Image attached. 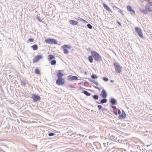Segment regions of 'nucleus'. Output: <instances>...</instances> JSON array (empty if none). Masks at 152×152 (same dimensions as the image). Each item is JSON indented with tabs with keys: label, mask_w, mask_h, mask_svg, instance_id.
<instances>
[{
	"label": "nucleus",
	"mask_w": 152,
	"mask_h": 152,
	"mask_svg": "<svg viewBox=\"0 0 152 152\" xmlns=\"http://www.w3.org/2000/svg\"><path fill=\"white\" fill-rule=\"evenodd\" d=\"M140 10L145 14H147L148 12H151L152 10V2L149 3L145 6V10L140 8Z\"/></svg>",
	"instance_id": "1"
},
{
	"label": "nucleus",
	"mask_w": 152,
	"mask_h": 152,
	"mask_svg": "<svg viewBox=\"0 0 152 152\" xmlns=\"http://www.w3.org/2000/svg\"><path fill=\"white\" fill-rule=\"evenodd\" d=\"M91 54L96 61H98L101 60V56L97 52L95 51H92L91 52Z\"/></svg>",
	"instance_id": "2"
},
{
	"label": "nucleus",
	"mask_w": 152,
	"mask_h": 152,
	"mask_svg": "<svg viewBox=\"0 0 152 152\" xmlns=\"http://www.w3.org/2000/svg\"><path fill=\"white\" fill-rule=\"evenodd\" d=\"M115 71L117 73H120L121 72L122 67L120 64L117 62H115L114 64Z\"/></svg>",
	"instance_id": "3"
},
{
	"label": "nucleus",
	"mask_w": 152,
	"mask_h": 152,
	"mask_svg": "<svg viewBox=\"0 0 152 152\" xmlns=\"http://www.w3.org/2000/svg\"><path fill=\"white\" fill-rule=\"evenodd\" d=\"M136 32L138 34L139 37L142 38H143V35L142 30L138 27H135L134 28Z\"/></svg>",
	"instance_id": "4"
},
{
	"label": "nucleus",
	"mask_w": 152,
	"mask_h": 152,
	"mask_svg": "<svg viewBox=\"0 0 152 152\" xmlns=\"http://www.w3.org/2000/svg\"><path fill=\"white\" fill-rule=\"evenodd\" d=\"M45 41L47 43L55 44L57 43V41L56 40L53 39L48 38L45 40Z\"/></svg>",
	"instance_id": "5"
},
{
	"label": "nucleus",
	"mask_w": 152,
	"mask_h": 152,
	"mask_svg": "<svg viewBox=\"0 0 152 152\" xmlns=\"http://www.w3.org/2000/svg\"><path fill=\"white\" fill-rule=\"evenodd\" d=\"M56 83L59 85H62L64 83V80L62 78H58L56 81Z\"/></svg>",
	"instance_id": "6"
},
{
	"label": "nucleus",
	"mask_w": 152,
	"mask_h": 152,
	"mask_svg": "<svg viewBox=\"0 0 152 152\" xmlns=\"http://www.w3.org/2000/svg\"><path fill=\"white\" fill-rule=\"evenodd\" d=\"M31 95L32 98L35 102H37L40 99V97L38 95L32 94Z\"/></svg>",
	"instance_id": "7"
},
{
	"label": "nucleus",
	"mask_w": 152,
	"mask_h": 152,
	"mask_svg": "<svg viewBox=\"0 0 152 152\" xmlns=\"http://www.w3.org/2000/svg\"><path fill=\"white\" fill-rule=\"evenodd\" d=\"M127 10L129 11L130 14L132 15H134L135 14V11L133 10L130 6H128L127 7Z\"/></svg>",
	"instance_id": "8"
},
{
	"label": "nucleus",
	"mask_w": 152,
	"mask_h": 152,
	"mask_svg": "<svg viewBox=\"0 0 152 152\" xmlns=\"http://www.w3.org/2000/svg\"><path fill=\"white\" fill-rule=\"evenodd\" d=\"M42 56L41 55H39L36 56L33 60L34 63L37 62L40 59L42 58Z\"/></svg>",
	"instance_id": "9"
},
{
	"label": "nucleus",
	"mask_w": 152,
	"mask_h": 152,
	"mask_svg": "<svg viewBox=\"0 0 152 152\" xmlns=\"http://www.w3.org/2000/svg\"><path fill=\"white\" fill-rule=\"evenodd\" d=\"M65 74L64 72L62 70H59L58 71L57 76L58 78H61V77Z\"/></svg>",
	"instance_id": "10"
},
{
	"label": "nucleus",
	"mask_w": 152,
	"mask_h": 152,
	"mask_svg": "<svg viewBox=\"0 0 152 152\" xmlns=\"http://www.w3.org/2000/svg\"><path fill=\"white\" fill-rule=\"evenodd\" d=\"M68 79L69 80L72 81L74 80H77L78 77L76 76L70 75L68 77Z\"/></svg>",
	"instance_id": "11"
},
{
	"label": "nucleus",
	"mask_w": 152,
	"mask_h": 152,
	"mask_svg": "<svg viewBox=\"0 0 152 152\" xmlns=\"http://www.w3.org/2000/svg\"><path fill=\"white\" fill-rule=\"evenodd\" d=\"M100 95L102 98H105L107 97V94L105 91L103 89L101 92Z\"/></svg>",
	"instance_id": "12"
},
{
	"label": "nucleus",
	"mask_w": 152,
	"mask_h": 152,
	"mask_svg": "<svg viewBox=\"0 0 152 152\" xmlns=\"http://www.w3.org/2000/svg\"><path fill=\"white\" fill-rule=\"evenodd\" d=\"M126 117V114L125 112L122 110V113L121 115L118 117V118L120 119H123L125 118Z\"/></svg>",
	"instance_id": "13"
},
{
	"label": "nucleus",
	"mask_w": 152,
	"mask_h": 152,
	"mask_svg": "<svg viewBox=\"0 0 152 152\" xmlns=\"http://www.w3.org/2000/svg\"><path fill=\"white\" fill-rule=\"evenodd\" d=\"M103 6L104 8L108 11L112 12V11H111V9L107 5L105 4L104 3L103 4Z\"/></svg>",
	"instance_id": "14"
},
{
	"label": "nucleus",
	"mask_w": 152,
	"mask_h": 152,
	"mask_svg": "<svg viewBox=\"0 0 152 152\" xmlns=\"http://www.w3.org/2000/svg\"><path fill=\"white\" fill-rule=\"evenodd\" d=\"M69 22L70 24L73 25H76L78 23L77 21L74 20H69Z\"/></svg>",
	"instance_id": "15"
},
{
	"label": "nucleus",
	"mask_w": 152,
	"mask_h": 152,
	"mask_svg": "<svg viewBox=\"0 0 152 152\" xmlns=\"http://www.w3.org/2000/svg\"><path fill=\"white\" fill-rule=\"evenodd\" d=\"M55 58V57L52 55H49L48 56V58L49 61Z\"/></svg>",
	"instance_id": "16"
},
{
	"label": "nucleus",
	"mask_w": 152,
	"mask_h": 152,
	"mask_svg": "<svg viewBox=\"0 0 152 152\" xmlns=\"http://www.w3.org/2000/svg\"><path fill=\"white\" fill-rule=\"evenodd\" d=\"M71 46L69 45H67V54L68 53L69 51L68 50H70V51H72L73 49H72Z\"/></svg>",
	"instance_id": "17"
},
{
	"label": "nucleus",
	"mask_w": 152,
	"mask_h": 152,
	"mask_svg": "<svg viewBox=\"0 0 152 152\" xmlns=\"http://www.w3.org/2000/svg\"><path fill=\"white\" fill-rule=\"evenodd\" d=\"M31 47L34 50H36L38 49L37 46V45H32Z\"/></svg>",
	"instance_id": "18"
},
{
	"label": "nucleus",
	"mask_w": 152,
	"mask_h": 152,
	"mask_svg": "<svg viewBox=\"0 0 152 152\" xmlns=\"http://www.w3.org/2000/svg\"><path fill=\"white\" fill-rule=\"evenodd\" d=\"M110 102L112 104H114L116 103V101L115 99L112 98L111 99Z\"/></svg>",
	"instance_id": "19"
},
{
	"label": "nucleus",
	"mask_w": 152,
	"mask_h": 152,
	"mask_svg": "<svg viewBox=\"0 0 152 152\" xmlns=\"http://www.w3.org/2000/svg\"><path fill=\"white\" fill-rule=\"evenodd\" d=\"M92 57H93L92 56H89L88 57V60L91 63H92L93 62V58Z\"/></svg>",
	"instance_id": "20"
},
{
	"label": "nucleus",
	"mask_w": 152,
	"mask_h": 152,
	"mask_svg": "<svg viewBox=\"0 0 152 152\" xmlns=\"http://www.w3.org/2000/svg\"><path fill=\"white\" fill-rule=\"evenodd\" d=\"M56 63V61L55 60H53L50 62V64L52 65H54Z\"/></svg>",
	"instance_id": "21"
},
{
	"label": "nucleus",
	"mask_w": 152,
	"mask_h": 152,
	"mask_svg": "<svg viewBox=\"0 0 152 152\" xmlns=\"http://www.w3.org/2000/svg\"><path fill=\"white\" fill-rule=\"evenodd\" d=\"M83 93L86 94V95L87 96H89L91 95V94L88 93L87 91H83Z\"/></svg>",
	"instance_id": "22"
},
{
	"label": "nucleus",
	"mask_w": 152,
	"mask_h": 152,
	"mask_svg": "<svg viewBox=\"0 0 152 152\" xmlns=\"http://www.w3.org/2000/svg\"><path fill=\"white\" fill-rule=\"evenodd\" d=\"M107 101V99H102L101 101V102L102 103H106Z\"/></svg>",
	"instance_id": "23"
},
{
	"label": "nucleus",
	"mask_w": 152,
	"mask_h": 152,
	"mask_svg": "<svg viewBox=\"0 0 152 152\" xmlns=\"http://www.w3.org/2000/svg\"><path fill=\"white\" fill-rule=\"evenodd\" d=\"M91 77L92 78L94 79H97L98 78V77L96 75H93L91 76Z\"/></svg>",
	"instance_id": "24"
},
{
	"label": "nucleus",
	"mask_w": 152,
	"mask_h": 152,
	"mask_svg": "<svg viewBox=\"0 0 152 152\" xmlns=\"http://www.w3.org/2000/svg\"><path fill=\"white\" fill-rule=\"evenodd\" d=\"M90 81L91 82H93V83H95L97 86H98V83L97 82H96L95 81V80H90Z\"/></svg>",
	"instance_id": "25"
},
{
	"label": "nucleus",
	"mask_w": 152,
	"mask_h": 152,
	"mask_svg": "<svg viewBox=\"0 0 152 152\" xmlns=\"http://www.w3.org/2000/svg\"><path fill=\"white\" fill-rule=\"evenodd\" d=\"M118 9V12L119 13H121L122 15H124L123 12V11L121 10L120 9H119V8Z\"/></svg>",
	"instance_id": "26"
},
{
	"label": "nucleus",
	"mask_w": 152,
	"mask_h": 152,
	"mask_svg": "<svg viewBox=\"0 0 152 152\" xmlns=\"http://www.w3.org/2000/svg\"><path fill=\"white\" fill-rule=\"evenodd\" d=\"M35 72L38 74H39L40 73V71L38 69H36L35 70Z\"/></svg>",
	"instance_id": "27"
},
{
	"label": "nucleus",
	"mask_w": 152,
	"mask_h": 152,
	"mask_svg": "<svg viewBox=\"0 0 152 152\" xmlns=\"http://www.w3.org/2000/svg\"><path fill=\"white\" fill-rule=\"evenodd\" d=\"M93 98L95 99H98V96L97 95H94L93 96Z\"/></svg>",
	"instance_id": "28"
},
{
	"label": "nucleus",
	"mask_w": 152,
	"mask_h": 152,
	"mask_svg": "<svg viewBox=\"0 0 152 152\" xmlns=\"http://www.w3.org/2000/svg\"><path fill=\"white\" fill-rule=\"evenodd\" d=\"M87 26L89 28L91 29L92 28V26L90 24H88Z\"/></svg>",
	"instance_id": "29"
},
{
	"label": "nucleus",
	"mask_w": 152,
	"mask_h": 152,
	"mask_svg": "<svg viewBox=\"0 0 152 152\" xmlns=\"http://www.w3.org/2000/svg\"><path fill=\"white\" fill-rule=\"evenodd\" d=\"M112 7L113 8V9L115 10H116V9H118V8L115 6H113Z\"/></svg>",
	"instance_id": "30"
},
{
	"label": "nucleus",
	"mask_w": 152,
	"mask_h": 152,
	"mask_svg": "<svg viewBox=\"0 0 152 152\" xmlns=\"http://www.w3.org/2000/svg\"><path fill=\"white\" fill-rule=\"evenodd\" d=\"M34 39L33 38H30L28 39V41L29 42H33L34 41Z\"/></svg>",
	"instance_id": "31"
},
{
	"label": "nucleus",
	"mask_w": 152,
	"mask_h": 152,
	"mask_svg": "<svg viewBox=\"0 0 152 152\" xmlns=\"http://www.w3.org/2000/svg\"><path fill=\"white\" fill-rule=\"evenodd\" d=\"M37 18L38 20V21H39L40 22H41L42 21V20H41V19L38 16V15H37Z\"/></svg>",
	"instance_id": "32"
},
{
	"label": "nucleus",
	"mask_w": 152,
	"mask_h": 152,
	"mask_svg": "<svg viewBox=\"0 0 152 152\" xmlns=\"http://www.w3.org/2000/svg\"><path fill=\"white\" fill-rule=\"evenodd\" d=\"M103 80L105 81H107L109 79L107 78L104 77L103 78Z\"/></svg>",
	"instance_id": "33"
},
{
	"label": "nucleus",
	"mask_w": 152,
	"mask_h": 152,
	"mask_svg": "<svg viewBox=\"0 0 152 152\" xmlns=\"http://www.w3.org/2000/svg\"><path fill=\"white\" fill-rule=\"evenodd\" d=\"M55 134L53 133H50L49 134H48V135L49 136H53Z\"/></svg>",
	"instance_id": "34"
},
{
	"label": "nucleus",
	"mask_w": 152,
	"mask_h": 152,
	"mask_svg": "<svg viewBox=\"0 0 152 152\" xmlns=\"http://www.w3.org/2000/svg\"><path fill=\"white\" fill-rule=\"evenodd\" d=\"M98 107L99 108V109H100L102 108V106L101 105H98Z\"/></svg>",
	"instance_id": "35"
},
{
	"label": "nucleus",
	"mask_w": 152,
	"mask_h": 152,
	"mask_svg": "<svg viewBox=\"0 0 152 152\" xmlns=\"http://www.w3.org/2000/svg\"><path fill=\"white\" fill-rule=\"evenodd\" d=\"M118 113L119 115H120L121 114V111L120 110H118Z\"/></svg>",
	"instance_id": "36"
},
{
	"label": "nucleus",
	"mask_w": 152,
	"mask_h": 152,
	"mask_svg": "<svg viewBox=\"0 0 152 152\" xmlns=\"http://www.w3.org/2000/svg\"><path fill=\"white\" fill-rule=\"evenodd\" d=\"M64 52L65 53H66V48L64 50Z\"/></svg>",
	"instance_id": "37"
},
{
	"label": "nucleus",
	"mask_w": 152,
	"mask_h": 152,
	"mask_svg": "<svg viewBox=\"0 0 152 152\" xmlns=\"http://www.w3.org/2000/svg\"><path fill=\"white\" fill-rule=\"evenodd\" d=\"M62 47L63 48H66V45H65L62 46Z\"/></svg>",
	"instance_id": "38"
},
{
	"label": "nucleus",
	"mask_w": 152,
	"mask_h": 152,
	"mask_svg": "<svg viewBox=\"0 0 152 152\" xmlns=\"http://www.w3.org/2000/svg\"><path fill=\"white\" fill-rule=\"evenodd\" d=\"M95 88H96L98 89H100L99 88V87H95Z\"/></svg>",
	"instance_id": "39"
},
{
	"label": "nucleus",
	"mask_w": 152,
	"mask_h": 152,
	"mask_svg": "<svg viewBox=\"0 0 152 152\" xmlns=\"http://www.w3.org/2000/svg\"><path fill=\"white\" fill-rule=\"evenodd\" d=\"M112 107L113 108H115L116 109V107L115 106H113Z\"/></svg>",
	"instance_id": "40"
},
{
	"label": "nucleus",
	"mask_w": 152,
	"mask_h": 152,
	"mask_svg": "<svg viewBox=\"0 0 152 152\" xmlns=\"http://www.w3.org/2000/svg\"><path fill=\"white\" fill-rule=\"evenodd\" d=\"M118 23L119 24V25H120V26H121V23H120V22H118Z\"/></svg>",
	"instance_id": "41"
},
{
	"label": "nucleus",
	"mask_w": 152,
	"mask_h": 152,
	"mask_svg": "<svg viewBox=\"0 0 152 152\" xmlns=\"http://www.w3.org/2000/svg\"><path fill=\"white\" fill-rule=\"evenodd\" d=\"M82 19V20H83V21L84 22H86V20H83L82 19Z\"/></svg>",
	"instance_id": "42"
},
{
	"label": "nucleus",
	"mask_w": 152,
	"mask_h": 152,
	"mask_svg": "<svg viewBox=\"0 0 152 152\" xmlns=\"http://www.w3.org/2000/svg\"><path fill=\"white\" fill-rule=\"evenodd\" d=\"M69 87H70L73 88V86H70V85H69Z\"/></svg>",
	"instance_id": "43"
},
{
	"label": "nucleus",
	"mask_w": 152,
	"mask_h": 152,
	"mask_svg": "<svg viewBox=\"0 0 152 152\" xmlns=\"http://www.w3.org/2000/svg\"><path fill=\"white\" fill-rule=\"evenodd\" d=\"M111 82H114V81L111 80Z\"/></svg>",
	"instance_id": "44"
},
{
	"label": "nucleus",
	"mask_w": 152,
	"mask_h": 152,
	"mask_svg": "<svg viewBox=\"0 0 152 152\" xmlns=\"http://www.w3.org/2000/svg\"><path fill=\"white\" fill-rule=\"evenodd\" d=\"M115 115H117V113H115Z\"/></svg>",
	"instance_id": "45"
}]
</instances>
